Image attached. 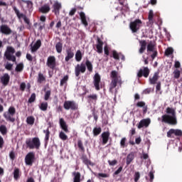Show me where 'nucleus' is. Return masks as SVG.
<instances>
[{
  "mask_svg": "<svg viewBox=\"0 0 182 182\" xmlns=\"http://www.w3.org/2000/svg\"><path fill=\"white\" fill-rule=\"evenodd\" d=\"M166 113L161 117V122L167 123L168 124L176 125L177 124V117L176 116V110L173 108L168 107L166 109Z\"/></svg>",
  "mask_w": 182,
  "mask_h": 182,
  "instance_id": "obj_1",
  "label": "nucleus"
},
{
  "mask_svg": "<svg viewBox=\"0 0 182 182\" xmlns=\"http://www.w3.org/2000/svg\"><path fill=\"white\" fill-rule=\"evenodd\" d=\"M110 77L112 78V81L109 86V91L113 92V89L117 86V83L122 84V79L116 70L111 72Z\"/></svg>",
  "mask_w": 182,
  "mask_h": 182,
  "instance_id": "obj_2",
  "label": "nucleus"
},
{
  "mask_svg": "<svg viewBox=\"0 0 182 182\" xmlns=\"http://www.w3.org/2000/svg\"><path fill=\"white\" fill-rule=\"evenodd\" d=\"M26 144L31 150L33 149H38L41 147V140L38 137L29 138L26 140Z\"/></svg>",
  "mask_w": 182,
  "mask_h": 182,
  "instance_id": "obj_3",
  "label": "nucleus"
},
{
  "mask_svg": "<svg viewBox=\"0 0 182 182\" xmlns=\"http://www.w3.org/2000/svg\"><path fill=\"white\" fill-rule=\"evenodd\" d=\"M4 56L7 60L16 62V58L15 57V48H14V47L8 46L4 53Z\"/></svg>",
  "mask_w": 182,
  "mask_h": 182,
  "instance_id": "obj_4",
  "label": "nucleus"
},
{
  "mask_svg": "<svg viewBox=\"0 0 182 182\" xmlns=\"http://www.w3.org/2000/svg\"><path fill=\"white\" fill-rule=\"evenodd\" d=\"M141 24H142L141 20L136 19L135 21L130 23L129 28L133 33L137 32V31L140 29Z\"/></svg>",
  "mask_w": 182,
  "mask_h": 182,
  "instance_id": "obj_5",
  "label": "nucleus"
},
{
  "mask_svg": "<svg viewBox=\"0 0 182 182\" xmlns=\"http://www.w3.org/2000/svg\"><path fill=\"white\" fill-rule=\"evenodd\" d=\"M85 72H86V64L82 63L75 67V73L77 77H79L81 73H85Z\"/></svg>",
  "mask_w": 182,
  "mask_h": 182,
  "instance_id": "obj_6",
  "label": "nucleus"
},
{
  "mask_svg": "<svg viewBox=\"0 0 182 182\" xmlns=\"http://www.w3.org/2000/svg\"><path fill=\"white\" fill-rule=\"evenodd\" d=\"M64 109H65V110L70 109L71 110H76L77 109V104L73 101H65L64 102Z\"/></svg>",
  "mask_w": 182,
  "mask_h": 182,
  "instance_id": "obj_7",
  "label": "nucleus"
},
{
  "mask_svg": "<svg viewBox=\"0 0 182 182\" xmlns=\"http://www.w3.org/2000/svg\"><path fill=\"white\" fill-rule=\"evenodd\" d=\"M46 65L50 69H55L56 68V58L53 55H50L47 58Z\"/></svg>",
  "mask_w": 182,
  "mask_h": 182,
  "instance_id": "obj_8",
  "label": "nucleus"
},
{
  "mask_svg": "<svg viewBox=\"0 0 182 182\" xmlns=\"http://www.w3.org/2000/svg\"><path fill=\"white\" fill-rule=\"evenodd\" d=\"M35 160V153L29 152L25 157V163L27 166H32Z\"/></svg>",
  "mask_w": 182,
  "mask_h": 182,
  "instance_id": "obj_9",
  "label": "nucleus"
},
{
  "mask_svg": "<svg viewBox=\"0 0 182 182\" xmlns=\"http://www.w3.org/2000/svg\"><path fill=\"white\" fill-rule=\"evenodd\" d=\"M93 85L96 90H100V75L95 73L93 77Z\"/></svg>",
  "mask_w": 182,
  "mask_h": 182,
  "instance_id": "obj_10",
  "label": "nucleus"
},
{
  "mask_svg": "<svg viewBox=\"0 0 182 182\" xmlns=\"http://www.w3.org/2000/svg\"><path fill=\"white\" fill-rule=\"evenodd\" d=\"M174 136H182L181 129H171L167 132V137H174Z\"/></svg>",
  "mask_w": 182,
  "mask_h": 182,
  "instance_id": "obj_11",
  "label": "nucleus"
},
{
  "mask_svg": "<svg viewBox=\"0 0 182 182\" xmlns=\"http://www.w3.org/2000/svg\"><path fill=\"white\" fill-rule=\"evenodd\" d=\"M0 33H4V35H11L12 30L8 25L4 24L0 26Z\"/></svg>",
  "mask_w": 182,
  "mask_h": 182,
  "instance_id": "obj_12",
  "label": "nucleus"
},
{
  "mask_svg": "<svg viewBox=\"0 0 182 182\" xmlns=\"http://www.w3.org/2000/svg\"><path fill=\"white\" fill-rule=\"evenodd\" d=\"M150 74V70H149V68L146 67L143 69H140L139 71L137 73L138 77H141V76H144V77H149V75Z\"/></svg>",
  "mask_w": 182,
  "mask_h": 182,
  "instance_id": "obj_13",
  "label": "nucleus"
},
{
  "mask_svg": "<svg viewBox=\"0 0 182 182\" xmlns=\"http://www.w3.org/2000/svg\"><path fill=\"white\" fill-rule=\"evenodd\" d=\"M150 123H151V120L150 119V118L141 119L139 123L138 129L149 127Z\"/></svg>",
  "mask_w": 182,
  "mask_h": 182,
  "instance_id": "obj_14",
  "label": "nucleus"
},
{
  "mask_svg": "<svg viewBox=\"0 0 182 182\" xmlns=\"http://www.w3.org/2000/svg\"><path fill=\"white\" fill-rule=\"evenodd\" d=\"M41 45L42 42L41 41V40H38L35 43H32L31 44V49L32 53H33V52H36V50H38V49L41 48Z\"/></svg>",
  "mask_w": 182,
  "mask_h": 182,
  "instance_id": "obj_15",
  "label": "nucleus"
},
{
  "mask_svg": "<svg viewBox=\"0 0 182 182\" xmlns=\"http://www.w3.org/2000/svg\"><path fill=\"white\" fill-rule=\"evenodd\" d=\"M11 79V77L8 73L4 74L3 76L1 77V82L4 86H7L8 83H9V80Z\"/></svg>",
  "mask_w": 182,
  "mask_h": 182,
  "instance_id": "obj_16",
  "label": "nucleus"
},
{
  "mask_svg": "<svg viewBox=\"0 0 182 182\" xmlns=\"http://www.w3.org/2000/svg\"><path fill=\"white\" fill-rule=\"evenodd\" d=\"M101 137L102 139V144H106L109 141V137H110V132H105L102 134Z\"/></svg>",
  "mask_w": 182,
  "mask_h": 182,
  "instance_id": "obj_17",
  "label": "nucleus"
},
{
  "mask_svg": "<svg viewBox=\"0 0 182 182\" xmlns=\"http://www.w3.org/2000/svg\"><path fill=\"white\" fill-rule=\"evenodd\" d=\"M66 53L67 55L65 56V62H69V60H70V59H72L73 56H75V53H73L72 48H68L66 50Z\"/></svg>",
  "mask_w": 182,
  "mask_h": 182,
  "instance_id": "obj_18",
  "label": "nucleus"
},
{
  "mask_svg": "<svg viewBox=\"0 0 182 182\" xmlns=\"http://www.w3.org/2000/svg\"><path fill=\"white\" fill-rule=\"evenodd\" d=\"M53 8V11L55 12V15H59V11L60 10V8H62V4L58 1H55Z\"/></svg>",
  "mask_w": 182,
  "mask_h": 182,
  "instance_id": "obj_19",
  "label": "nucleus"
},
{
  "mask_svg": "<svg viewBox=\"0 0 182 182\" xmlns=\"http://www.w3.org/2000/svg\"><path fill=\"white\" fill-rule=\"evenodd\" d=\"M4 117L7 120V122H11L14 123L15 122V118H14V115L12 114H9L8 112H5L3 114Z\"/></svg>",
  "mask_w": 182,
  "mask_h": 182,
  "instance_id": "obj_20",
  "label": "nucleus"
},
{
  "mask_svg": "<svg viewBox=\"0 0 182 182\" xmlns=\"http://www.w3.org/2000/svg\"><path fill=\"white\" fill-rule=\"evenodd\" d=\"M96 48L97 53H102L103 52V42L100 41V38H97Z\"/></svg>",
  "mask_w": 182,
  "mask_h": 182,
  "instance_id": "obj_21",
  "label": "nucleus"
},
{
  "mask_svg": "<svg viewBox=\"0 0 182 182\" xmlns=\"http://www.w3.org/2000/svg\"><path fill=\"white\" fill-rule=\"evenodd\" d=\"M60 126L61 129H63L65 133L69 132V129H68V125L66 124V122L63 119V118L60 119Z\"/></svg>",
  "mask_w": 182,
  "mask_h": 182,
  "instance_id": "obj_22",
  "label": "nucleus"
},
{
  "mask_svg": "<svg viewBox=\"0 0 182 182\" xmlns=\"http://www.w3.org/2000/svg\"><path fill=\"white\" fill-rule=\"evenodd\" d=\"M157 80H159V73H155L153 77H149V82L151 85H156Z\"/></svg>",
  "mask_w": 182,
  "mask_h": 182,
  "instance_id": "obj_23",
  "label": "nucleus"
},
{
  "mask_svg": "<svg viewBox=\"0 0 182 182\" xmlns=\"http://www.w3.org/2000/svg\"><path fill=\"white\" fill-rule=\"evenodd\" d=\"M87 97L90 103H96V102H97V95L96 94L90 95L87 96Z\"/></svg>",
  "mask_w": 182,
  "mask_h": 182,
  "instance_id": "obj_24",
  "label": "nucleus"
},
{
  "mask_svg": "<svg viewBox=\"0 0 182 182\" xmlns=\"http://www.w3.org/2000/svg\"><path fill=\"white\" fill-rule=\"evenodd\" d=\"M40 12L42 14H48L50 11V6L48 4H45L39 9Z\"/></svg>",
  "mask_w": 182,
  "mask_h": 182,
  "instance_id": "obj_25",
  "label": "nucleus"
},
{
  "mask_svg": "<svg viewBox=\"0 0 182 182\" xmlns=\"http://www.w3.org/2000/svg\"><path fill=\"white\" fill-rule=\"evenodd\" d=\"M13 174L14 180H19L21 175V171L19 170V168H15Z\"/></svg>",
  "mask_w": 182,
  "mask_h": 182,
  "instance_id": "obj_26",
  "label": "nucleus"
},
{
  "mask_svg": "<svg viewBox=\"0 0 182 182\" xmlns=\"http://www.w3.org/2000/svg\"><path fill=\"white\" fill-rule=\"evenodd\" d=\"M112 55L114 59L119 60L121 58L122 60H124V55H122V53H118L117 51L114 50L112 51Z\"/></svg>",
  "mask_w": 182,
  "mask_h": 182,
  "instance_id": "obj_27",
  "label": "nucleus"
},
{
  "mask_svg": "<svg viewBox=\"0 0 182 182\" xmlns=\"http://www.w3.org/2000/svg\"><path fill=\"white\" fill-rule=\"evenodd\" d=\"M134 160V154L133 152L130 153L129 154L127 155V164L129 166L132 161Z\"/></svg>",
  "mask_w": 182,
  "mask_h": 182,
  "instance_id": "obj_28",
  "label": "nucleus"
},
{
  "mask_svg": "<svg viewBox=\"0 0 182 182\" xmlns=\"http://www.w3.org/2000/svg\"><path fill=\"white\" fill-rule=\"evenodd\" d=\"M73 176H74L73 182H80V173L73 172Z\"/></svg>",
  "mask_w": 182,
  "mask_h": 182,
  "instance_id": "obj_29",
  "label": "nucleus"
},
{
  "mask_svg": "<svg viewBox=\"0 0 182 182\" xmlns=\"http://www.w3.org/2000/svg\"><path fill=\"white\" fill-rule=\"evenodd\" d=\"M82 57L83 55H82V51H80V50H77L75 53V60L77 62H80V60H82Z\"/></svg>",
  "mask_w": 182,
  "mask_h": 182,
  "instance_id": "obj_30",
  "label": "nucleus"
},
{
  "mask_svg": "<svg viewBox=\"0 0 182 182\" xmlns=\"http://www.w3.org/2000/svg\"><path fill=\"white\" fill-rule=\"evenodd\" d=\"M68 80H69V76H64L60 82V86H66Z\"/></svg>",
  "mask_w": 182,
  "mask_h": 182,
  "instance_id": "obj_31",
  "label": "nucleus"
},
{
  "mask_svg": "<svg viewBox=\"0 0 182 182\" xmlns=\"http://www.w3.org/2000/svg\"><path fill=\"white\" fill-rule=\"evenodd\" d=\"M80 19L82 21V23H83L85 26H87V21H86V16L85 13H80Z\"/></svg>",
  "mask_w": 182,
  "mask_h": 182,
  "instance_id": "obj_32",
  "label": "nucleus"
},
{
  "mask_svg": "<svg viewBox=\"0 0 182 182\" xmlns=\"http://www.w3.org/2000/svg\"><path fill=\"white\" fill-rule=\"evenodd\" d=\"M82 162L84 163V164H85L86 166H95V164L92 161H90V160H89L86 157H83L82 158Z\"/></svg>",
  "mask_w": 182,
  "mask_h": 182,
  "instance_id": "obj_33",
  "label": "nucleus"
},
{
  "mask_svg": "<svg viewBox=\"0 0 182 182\" xmlns=\"http://www.w3.org/2000/svg\"><path fill=\"white\" fill-rule=\"evenodd\" d=\"M85 65V66H87V68L89 70V72H93V65H92V63L89 60H86Z\"/></svg>",
  "mask_w": 182,
  "mask_h": 182,
  "instance_id": "obj_34",
  "label": "nucleus"
},
{
  "mask_svg": "<svg viewBox=\"0 0 182 182\" xmlns=\"http://www.w3.org/2000/svg\"><path fill=\"white\" fill-rule=\"evenodd\" d=\"M63 48V45L62 43L59 42L55 45V49L58 53H62V49Z\"/></svg>",
  "mask_w": 182,
  "mask_h": 182,
  "instance_id": "obj_35",
  "label": "nucleus"
},
{
  "mask_svg": "<svg viewBox=\"0 0 182 182\" xmlns=\"http://www.w3.org/2000/svg\"><path fill=\"white\" fill-rule=\"evenodd\" d=\"M136 106L138 107H143L144 113H146L147 112V107L146 106V103L144 102H139L136 104Z\"/></svg>",
  "mask_w": 182,
  "mask_h": 182,
  "instance_id": "obj_36",
  "label": "nucleus"
},
{
  "mask_svg": "<svg viewBox=\"0 0 182 182\" xmlns=\"http://www.w3.org/2000/svg\"><path fill=\"white\" fill-rule=\"evenodd\" d=\"M39 108L41 109V110H42L43 112H46V110H48V102H42Z\"/></svg>",
  "mask_w": 182,
  "mask_h": 182,
  "instance_id": "obj_37",
  "label": "nucleus"
},
{
  "mask_svg": "<svg viewBox=\"0 0 182 182\" xmlns=\"http://www.w3.org/2000/svg\"><path fill=\"white\" fill-rule=\"evenodd\" d=\"M147 51L148 52H154V44L153 42H150L147 46Z\"/></svg>",
  "mask_w": 182,
  "mask_h": 182,
  "instance_id": "obj_38",
  "label": "nucleus"
},
{
  "mask_svg": "<svg viewBox=\"0 0 182 182\" xmlns=\"http://www.w3.org/2000/svg\"><path fill=\"white\" fill-rule=\"evenodd\" d=\"M0 133H1L3 136H5V134L8 133V129H6V127L5 125L0 126Z\"/></svg>",
  "mask_w": 182,
  "mask_h": 182,
  "instance_id": "obj_39",
  "label": "nucleus"
},
{
  "mask_svg": "<svg viewBox=\"0 0 182 182\" xmlns=\"http://www.w3.org/2000/svg\"><path fill=\"white\" fill-rule=\"evenodd\" d=\"M27 124H30L32 126L33 123H35V118L33 117H28L26 119Z\"/></svg>",
  "mask_w": 182,
  "mask_h": 182,
  "instance_id": "obj_40",
  "label": "nucleus"
},
{
  "mask_svg": "<svg viewBox=\"0 0 182 182\" xmlns=\"http://www.w3.org/2000/svg\"><path fill=\"white\" fill-rule=\"evenodd\" d=\"M100 133H102V128H100V127L94 128V129H93L94 136H99V134H100Z\"/></svg>",
  "mask_w": 182,
  "mask_h": 182,
  "instance_id": "obj_41",
  "label": "nucleus"
},
{
  "mask_svg": "<svg viewBox=\"0 0 182 182\" xmlns=\"http://www.w3.org/2000/svg\"><path fill=\"white\" fill-rule=\"evenodd\" d=\"M23 70V63H20L16 67V72H22Z\"/></svg>",
  "mask_w": 182,
  "mask_h": 182,
  "instance_id": "obj_42",
  "label": "nucleus"
},
{
  "mask_svg": "<svg viewBox=\"0 0 182 182\" xmlns=\"http://www.w3.org/2000/svg\"><path fill=\"white\" fill-rule=\"evenodd\" d=\"M146 50V41L141 42V48L139 49V53H143Z\"/></svg>",
  "mask_w": 182,
  "mask_h": 182,
  "instance_id": "obj_43",
  "label": "nucleus"
},
{
  "mask_svg": "<svg viewBox=\"0 0 182 182\" xmlns=\"http://www.w3.org/2000/svg\"><path fill=\"white\" fill-rule=\"evenodd\" d=\"M59 137H60V139L61 140H63V141L68 140V135H66V134H65V132H60V134H59Z\"/></svg>",
  "mask_w": 182,
  "mask_h": 182,
  "instance_id": "obj_44",
  "label": "nucleus"
},
{
  "mask_svg": "<svg viewBox=\"0 0 182 182\" xmlns=\"http://www.w3.org/2000/svg\"><path fill=\"white\" fill-rule=\"evenodd\" d=\"M43 133L46 134L45 141H48V140H49V136L50 134V131H49V129H47L46 130H43Z\"/></svg>",
  "mask_w": 182,
  "mask_h": 182,
  "instance_id": "obj_45",
  "label": "nucleus"
},
{
  "mask_svg": "<svg viewBox=\"0 0 182 182\" xmlns=\"http://www.w3.org/2000/svg\"><path fill=\"white\" fill-rule=\"evenodd\" d=\"M173 52H174V50L173 49V48H168L166 50L165 53L166 56H170V55H173Z\"/></svg>",
  "mask_w": 182,
  "mask_h": 182,
  "instance_id": "obj_46",
  "label": "nucleus"
},
{
  "mask_svg": "<svg viewBox=\"0 0 182 182\" xmlns=\"http://www.w3.org/2000/svg\"><path fill=\"white\" fill-rule=\"evenodd\" d=\"M156 89V93H159V95H161V82L157 83Z\"/></svg>",
  "mask_w": 182,
  "mask_h": 182,
  "instance_id": "obj_47",
  "label": "nucleus"
},
{
  "mask_svg": "<svg viewBox=\"0 0 182 182\" xmlns=\"http://www.w3.org/2000/svg\"><path fill=\"white\" fill-rule=\"evenodd\" d=\"M126 141H127V139H126V137H124L121 139L120 146L122 149H124V147H126Z\"/></svg>",
  "mask_w": 182,
  "mask_h": 182,
  "instance_id": "obj_48",
  "label": "nucleus"
},
{
  "mask_svg": "<svg viewBox=\"0 0 182 182\" xmlns=\"http://www.w3.org/2000/svg\"><path fill=\"white\" fill-rule=\"evenodd\" d=\"M14 11H15V14L17 15L18 18H22L23 16V14L19 13L18 9L16 8V6L13 7Z\"/></svg>",
  "mask_w": 182,
  "mask_h": 182,
  "instance_id": "obj_49",
  "label": "nucleus"
},
{
  "mask_svg": "<svg viewBox=\"0 0 182 182\" xmlns=\"http://www.w3.org/2000/svg\"><path fill=\"white\" fill-rule=\"evenodd\" d=\"M44 80H45V76H43V74L39 73L38 78V83H42V82H44Z\"/></svg>",
  "mask_w": 182,
  "mask_h": 182,
  "instance_id": "obj_50",
  "label": "nucleus"
},
{
  "mask_svg": "<svg viewBox=\"0 0 182 182\" xmlns=\"http://www.w3.org/2000/svg\"><path fill=\"white\" fill-rule=\"evenodd\" d=\"M95 176L97 177H98V178H106L109 177V175H107V173H100Z\"/></svg>",
  "mask_w": 182,
  "mask_h": 182,
  "instance_id": "obj_51",
  "label": "nucleus"
},
{
  "mask_svg": "<svg viewBox=\"0 0 182 182\" xmlns=\"http://www.w3.org/2000/svg\"><path fill=\"white\" fill-rule=\"evenodd\" d=\"M77 146H78L80 150H81V151H85V147L83 146V143L82 142L81 140H78Z\"/></svg>",
  "mask_w": 182,
  "mask_h": 182,
  "instance_id": "obj_52",
  "label": "nucleus"
},
{
  "mask_svg": "<svg viewBox=\"0 0 182 182\" xmlns=\"http://www.w3.org/2000/svg\"><path fill=\"white\" fill-rule=\"evenodd\" d=\"M35 99H36V95L33 93L28 100V103H33V102H35Z\"/></svg>",
  "mask_w": 182,
  "mask_h": 182,
  "instance_id": "obj_53",
  "label": "nucleus"
},
{
  "mask_svg": "<svg viewBox=\"0 0 182 182\" xmlns=\"http://www.w3.org/2000/svg\"><path fill=\"white\" fill-rule=\"evenodd\" d=\"M7 113H9L10 114L14 116L15 114V113H16L15 107H10L9 108V110H8Z\"/></svg>",
  "mask_w": 182,
  "mask_h": 182,
  "instance_id": "obj_54",
  "label": "nucleus"
},
{
  "mask_svg": "<svg viewBox=\"0 0 182 182\" xmlns=\"http://www.w3.org/2000/svg\"><path fill=\"white\" fill-rule=\"evenodd\" d=\"M154 16V14L153 13V10H150L149 13V17H148L149 22L153 21Z\"/></svg>",
  "mask_w": 182,
  "mask_h": 182,
  "instance_id": "obj_55",
  "label": "nucleus"
},
{
  "mask_svg": "<svg viewBox=\"0 0 182 182\" xmlns=\"http://www.w3.org/2000/svg\"><path fill=\"white\" fill-rule=\"evenodd\" d=\"M173 74H174L175 79H178L180 77V75H181L180 70H176L173 72Z\"/></svg>",
  "mask_w": 182,
  "mask_h": 182,
  "instance_id": "obj_56",
  "label": "nucleus"
},
{
  "mask_svg": "<svg viewBox=\"0 0 182 182\" xmlns=\"http://www.w3.org/2000/svg\"><path fill=\"white\" fill-rule=\"evenodd\" d=\"M154 90L151 89V88H146V90H144L143 91V93L144 95H149V93H151V92H153Z\"/></svg>",
  "mask_w": 182,
  "mask_h": 182,
  "instance_id": "obj_57",
  "label": "nucleus"
},
{
  "mask_svg": "<svg viewBox=\"0 0 182 182\" xmlns=\"http://www.w3.org/2000/svg\"><path fill=\"white\" fill-rule=\"evenodd\" d=\"M139 178H140V173L136 172L134 174V181L135 182L139 181Z\"/></svg>",
  "mask_w": 182,
  "mask_h": 182,
  "instance_id": "obj_58",
  "label": "nucleus"
},
{
  "mask_svg": "<svg viewBox=\"0 0 182 182\" xmlns=\"http://www.w3.org/2000/svg\"><path fill=\"white\" fill-rule=\"evenodd\" d=\"M49 97H50V90H48L46 94H45V97L44 99L45 100H48Z\"/></svg>",
  "mask_w": 182,
  "mask_h": 182,
  "instance_id": "obj_59",
  "label": "nucleus"
},
{
  "mask_svg": "<svg viewBox=\"0 0 182 182\" xmlns=\"http://www.w3.org/2000/svg\"><path fill=\"white\" fill-rule=\"evenodd\" d=\"M4 144H5V141H4V138L0 135V149L4 147Z\"/></svg>",
  "mask_w": 182,
  "mask_h": 182,
  "instance_id": "obj_60",
  "label": "nucleus"
},
{
  "mask_svg": "<svg viewBox=\"0 0 182 182\" xmlns=\"http://www.w3.org/2000/svg\"><path fill=\"white\" fill-rule=\"evenodd\" d=\"M108 164H109V166H116V164H117V161L116 159L113 161L109 160Z\"/></svg>",
  "mask_w": 182,
  "mask_h": 182,
  "instance_id": "obj_61",
  "label": "nucleus"
},
{
  "mask_svg": "<svg viewBox=\"0 0 182 182\" xmlns=\"http://www.w3.org/2000/svg\"><path fill=\"white\" fill-rule=\"evenodd\" d=\"M14 65H12V64H11V63H7L6 64V65H5V68H6V69H7V70H11V69H12V67H13Z\"/></svg>",
  "mask_w": 182,
  "mask_h": 182,
  "instance_id": "obj_62",
  "label": "nucleus"
},
{
  "mask_svg": "<svg viewBox=\"0 0 182 182\" xmlns=\"http://www.w3.org/2000/svg\"><path fill=\"white\" fill-rule=\"evenodd\" d=\"M26 87V84H25V82H22L21 85H20V89L21 90L23 91L25 90V88Z\"/></svg>",
  "mask_w": 182,
  "mask_h": 182,
  "instance_id": "obj_63",
  "label": "nucleus"
},
{
  "mask_svg": "<svg viewBox=\"0 0 182 182\" xmlns=\"http://www.w3.org/2000/svg\"><path fill=\"white\" fill-rule=\"evenodd\" d=\"M104 51L107 56H109V47L107 46H105Z\"/></svg>",
  "mask_w": 182,
  "mask_h": 182,
  "instance_id": "obj_64",
  "label": "nucleus"
}]
</instances>
